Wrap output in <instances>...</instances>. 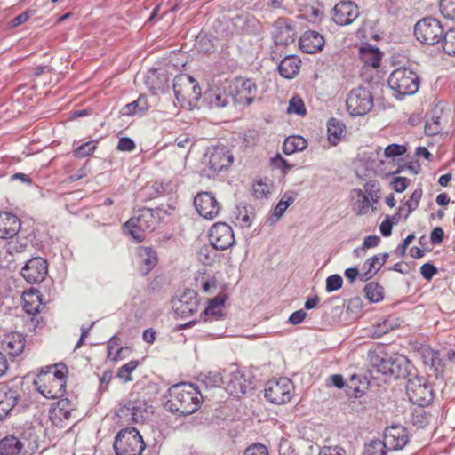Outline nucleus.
<instances>
[{"label":"nucleus","mask_w":455,"mask_h":455,"mask_svg":"<svg viewBox=\"0 0 455 455\" xmlns=\"http://www.w3.org/2000/svg\"><path fill=\"white\" fill-rule=\"evenodd\" d=\"M116 416L118 417L120 422L122 424L131 425L132 423V411L129 406V403L121 406L116 412Z\"/></svg>","instance_id":"obj_55"},{"label":"nucleus","mask_w":455,"mask_h":455,"mask_svg":"<svg viewBox=\"0 0 455 455\" xmlns=\"http://www.w3.org/2000/svg\"><path fill=\"white\" fill-rule=\"evenodd\" d=\"M449 122V113L440 108H435L425 124V133L434 136L441 133Z\"/></svg>","instance_id":"obj_23"},{"label":"nucleus","mask_w":455,"mask_h":455,"mask_svg":"<svg viewBox=\"0 0 455 455\" xmlns=\"http://www.w3.org/2000/svg\"><path fill=\"white\" fill-rule=\"evenodd\" d=\"M270 193V185L262 180H257L252 185V195L255 198L262 199L267 196Z\"/></svg>","instance_id":"obj_48"},{"label":"nucleus","mask_w":455,"mask_h":455,"mask_svg":"<svg viewBox=\"0 0 455 455\" xmlns=\"http://www.w3.org/2000/svg\"><path fill=\"white\" fill-rule=\"evenodd\" d=\"M443 49L451 56H455V28L449 29L443 38Z\"/></svg>","instance_id":"obj_46"},{"label":"nucleus","mask_w":455,"mask_h":455,"mask_svg":"<svg viewBox=\"0 0 455 455\" xmlns=\"http://www.w3.org/2000/svg\"><path fill=\"white\" fill-rule=\"evenodd\" d=\"M2 346L11 356H18L24 351L26 336L18 331L7 333L4 336Z\"/></svg>","instance_id":"obj_28"},{"label":"nucleus","mask_w":455,"mask_h":455,"mask_svg":"<svg viewBox=\"0 0 455 455\" xmlns=\"http://www.w3.org/2000/svg\"><path fill=\"white\" fill-rule=\"evenodd\" d=\"M0 455H26L23 443L13 435H6L0 440Z\"/></svg>","instance_id":"obj_32"},{"label":"nucleus","mask_w":455,"mask_h":455,"mask_svg":"<svg viewBox=\"0 0 455 455\" xmlns=\"http://www.w3.org/2000/svg\"><path fill=\"white\" fill-rule=\"evenodd\" d=\"M228 84L233 103L250 105L257 97L258 86L252 79L239 76L228 81Z\"/></svg>","instance_id":"obj_12"},{"label":"nucleus","mask_w":455,"mask_h":455,"mask_svg":"<svg viewBox=\"0 0 455 455\" xmlns=\"http://www.w3.org/2000/svg\"><path fill=\"white\" fill-rule=\"evenodd\" d=\"M387 446L383 441L372 440L365 446L364 455H387Z\"/></svg>","instance_id":"obj_45"},{"label":"nucleus","mask_w":455,"mask_h":455,"mask_svg":"<svg viewBox=\"0 0 455 455\" xmlns=\"http://www.w3.org/2000/svg\"><path fill=\"white\" fill-rule=\"evenodd\" d=\"M22 307L28 315H36L43 307L41 294L38 290L30 289L22 294Z\"/></svg>","instance_id":"obj_31"},{"label":"nucleus","mask_w":455,"mask_h":455,"mask_svg":"<svg viewBox=\"0 0 455 455\" xmlns=\"http://www.w3.org/2000/svg\"><path fill=\"white\" fill-rule=\"evenodd\" d=\"M409 441L407 429L401 425H393L386 428L384 443L391 450H402Z\"/></svg>","instance_id":"obj_21"},{"label":"nucleus","mask_w":455,"mask_h":455,"mask_svg":"<svg viewBox=\"0 0 455 455\" xmlns=\"http://www.w3.org/2000/svg\"><path fill=\"white\" fill-rule=\"evenodd\" d=\"M128 403L132 411V423H143L151 412V407L142 400L129 401Z\"/></svg>","instance_id":"obj_35"},{"label":"nucleus","mask_w":455,"mask_h":455,"mask_svg":"<svg viewBox=\"0 0 455 455\" xmlns=\"http://www.w3.org/2000/svg\"><path fill=\"white\" fill-rule=\"evenodd\" d=\"M159 213L152 209L144 208L139 211L138 214L131 218L124 227L128 229L131 236L138 241H143L147 235L153 232L159 223Z\"/></svg>","instance_id":"obj_4"},{"label":"nucleus","mask_w":455,"mask_h":455,"mask_svg":"<svg viewBox=\"0 0 455 455\" xmlns=\"http://www.w3.org/2000/svg\"><path fill=\"white\" fill-rule=\"evenodd\" d=\"M288 114H296L299 116H305L307 114V108L303 100L299 96H293L289 100L287 108Z\"/></svg>","instance_id":"obj_44"},{"label":"nucleus","mask_w":455,"mask_h":455,"mask_svg":"<svg viewBox=\"0 0 455 455\" xmlns=\"http://www.w3.org/2000/svg\"><path fill=\"white\" fill-rule=\"evenodd\" d=\"M172 307L181 317H188L198 311L199 299L195 291L187 290L172 300Z\"/></svg>","instance_id":"obj_16"},{"label":"nucleus","mask_w":455,"mask_h":455,"mask_svg":"<svg viewBox=\"0 0 455 455\" xmlns=\"http://www.w3.org/2000/svg\"><path fill=\"white\" fill-rule=\"evenodd\" d=\"M146 444L142 435L135 427L121 429L114 442L116 455H141Z\"/></svg>","instance_id":"obj_5"},{"label":"nucleus","mask_w":455,"mask_h":455,"mask_svg":"<svg viewBox=\"0 0 455 455\" xmlns=\"http://www.w3.org/2000/svg\"><path fill=\"white\" fill-rule=\"evenodd\" d=\"M227 380L226 389L233 395L239 396L244 395L247 391L246 379L243 373L237 369H235L229 373L228 376L225 377Z\"/></svg>","instance_id":"obj_30"},{"label":"nucleus","mask_w":455,"mask_h":455,"mask_svg":"<svg viewBox=\"0 0 455 455\" xmlns=\"http://www.w3.org/2000/svg\"><path fill=\"white\" fill-rule=\"evenodd\" d=\"M120 338L114 335L110 338L107 344L108 348V357H112V354L120 347Z\"/></svg>","instance_id":"obj_63"},{"label":"nucleus","mask_w":455,"mask_h":455,"mask_svg":"<svg viewBox=\"0 0 455 455\" xmlns=\"http://www.w3.org/2000/svg\"><path fill=\"white\" fill-rule=\"evenodd\" d=\"M388 85L397 93V97L412 95L419 90V78L411 69L400 68L389 76Z\"/></svg>","instance_id":"obj_6"},{"label":"nucleus","mask_w":455,"mask_h":455,"mask_svg":"<svg viewBox=\"0 0 455 455\" xmlns=\"http://www.w3.org/2000/svg\"><path fill=\"white\" fill-rule=\"evenodd\" d=\"M20 274L28 283H40L48 274V263L41 257L32 258L21 268Z\"/></svg>","instance_id":"obj_15"},{"label":"nucleus","mask_w":455,"mask_h":455,"mask_svg":"<svg viewBox=\"0 0 455 455\" xmlns=\"http://www.w3.org/2000/svg\"><path fill=\"white\" fill-rule=\"evenodd\" d=\"M345 132V125L336 118H331L327 124L328 140L331 145L336 146Z\"/></svg>","instance_id":"obj_38"},{"label":"nucleus","mask_w":455,"mask_h":455,"mask_svg":"<svg viewBox=\"0 0 455 455\" xmlns=\"http://www.w3.org/2000/svg\"><path fill=\"white\" fill-rule=\"evenodd\" d=\"M294 392L293 382L283 377L267 381L265 387V397L271 403L281 405L290 403Z\"/></svg>","instance_id":"obj_11"},{"label":"nucleus","mask_w":455,"mask_h":455,"mask_svg":"<svg viewBox=\"0 0 455 455\" xmlns=\"http://www.w3.org/2000/svg\"><path fill=\"white\" fill-rule=\"evenodd\" d=\"M368 358L371 367L379 372L395 377L401 375V363L405 360L403 357L393 358L381 347L369 350Z\"/></svg>","instance_id":"obj_9"},{"label":"nucleus","mask_w":455,"mask_h":455,"mask_svg":"<svg viewBox=\"0 0 455 455\" xmlns=\"http://www.w3.org/2000/svg\"><path fill=\"white\" fill-rule=\"evenodd\" d=\"M297 36L293 20L287 18H278L274 23L273 38L276 44L288 45L295 41Z\"/></svg>","instance_id":"obj_17"},{"label":"nucleus","mask_w":455,"mask_h":455,"mask_svg":"<svg viewBox=\"0 0 455 455\" xmlns=\"http://www.w3.org/2000/svg\"><path fill=\"white\" fill-rule=\"evenodd\" d=\"M211 244L218 250H227L235 243L232 228L225 222L215 223L210 229Z\"/></svg>","instance_id":"obj_14"},{"label":"nucleus","mask_w":455,"mask_h":455,"mask_svg":"<svg viewBox=\"0 0 455 455\" xmlns=\"http://www.w3.org/2000/svg\"><path fill=\"white\" fill-rule=\"evenodd\" d=\"M360 59L365 66L379 68L381 61V53L378 48H374L369 44L363 45L359 51Z\"/></svg>","instance_id":"obj_37"},{"label":"nucleus","mask_w":455,"mask_h":455,"mask_svg":"<svg viewBox=\"0 0 455 455\" xmlns=\"http://www.w3.org/2000/svg\"><path fill=\"white\" fill-rule=\"evenodd\" d=\"M381 186L378 180H371L363 185V189L354 188L350 191L352 211L357 216L367 215L371 210H377L380 198Z\"/></svg>","instance_id":"obj_3"},{"label":"nucleus","mask_w":455,"mask_h":455,"mask_svg":"<svg viewBox=\"0 0 455 455\" xmlns=\"http://www.w3.org/2000/svg\"><path fill=\"white\" fill-rule=\"evenodd\" d=\"M410 184L411 180L402 176L394 177L389 183L391 188L397 193H403L405 191Z\"/></svg>","instance_id":"obj_50"},{"label":"nucleus","mask_w":455,"mask_h":455,"mask_svg":"<svg viewBox=\"0 0 455 455\" xmlns=\"http://www.w3.org/2000/svg\"><path fill=\"white\" fill-rule=\"evenodd\" d=\"M411 420L417 427L423 428L430 423L431 415L425 411L424 407H419L411 413Z\"/></svg>","instance_id":"obj_43"},{"label":"nucleus","mask_w":455,"mask_h":455,"mask_svg":"<svg viewBox=\"0 0 455 455\" xmlns=\"http://www.w3.org/2000/svg\"><path fill=\"white\" fill-rule=\"evenodd\" d=\"M307 146V141L303 137L298 135L289 136L283 142V150L284 154L291 155L305 149Z\"/></svg>","instance_id":"obj_39"},{"label":"nucleus","mask_w":455,"mask_h":455,"mask_svg":"<svg viewBox=\"0 0 455 455\" xmlns=\"http://www.w3.org/2000/svg\"><path fill=\"white\" fill-rule=\"evenodd\" d=\"M358 16V6L349 0L337 3L332 10V20L339 26L351 24Z\"/></svg>","instance_id":"obj_18"},{"label":"nucleus","mask_w":455,"mask_h":455,"mask_svg":"<svg viewBox=\"0 0 455 455\" xmlns=\"http://www.w3.org/2000/svg\"><path fill=\"white\" fill-rule=\"evenodd\" d=\"M388 257V253L385 252L381 255H375L367 259L363 264V268H366L367 270L361 275V279L367 281L373 277L387 261Z\"/></svg>","instance_id":"obj_33"},{"label":"nucleus","mask_w":455,"mask_h":455,"mask_svg":"<svg viewBox=\"0 0 455 455\" xmlns=\"http://www.w3.org/2000/svg\"><path fill=\"white\" fill-rule=\"evenodd\" d=\"M406 152V147L399 144L388 145L384 151L386 157L394 158L395 156H403Z\"/></svg>","instance_id":"obj_54"},{"label":"nucleus","mask_w":455,"mask_h":455,"mask_svg":"<svg viewBox=\"0 0 455 455\" xmlns=\"http://www.w3.org/2000/svg\"><path fill=\"white\" fill-rule=\"evenodd\" d=\"M420 273L426 280L430 281L437 273V268L433 264L425 263L420 267Z\"/></svg>","instance_id":"obj_58"},{"label":"nucleus","mask_w":455,"mask_h":455,"mask_svg":"<svg viewBox=\"0 0 455 455\" xmlns=\"http://www.w3.org/2000/svg\"><path fill=\"white\" fill-rule=\"evenodd\" d=\"M74 407L68 399L60 398L50 409V419L55 425H62L64 421L70 419Z\"/></svg>","instance_id":"obj_25"},{"label":"nucleus","mask_w":455,"mask_h":455,"mask_svg":"<svg viewBox=\"0 0 455 455\" xmlns=\"http://www.w3.org/2000/svg\"><path fill=\"white\" fill-rule=\"evenodd\" d=\"M202 291L205 293H213L217 290V280L214 277H209L201 280Z\"/></svg>","instance_id":"obj_57"},{"label":"nucleus","mask_w":455,"mask_h":455,"mask_svg":"<svg viewBox=\"0 0 455 455\" xmlns=\"http://www.w3.org/2000/svg\"><path fill=\"white\" fill-rule=\"evenodd\" d=\"M68 368L64 364L47 366L34 383L38 392L48 399L61 398L66 392Z\"/></svg>","instance_id":"obj_2"},{"label":"nucleus","mask_w":455,"mask_h":455,"mask_svg":"<svg viewBox=\"0 0 455 455\" xmlns=\"http://www.w3.org/2000/svg\"><path fill=\"white\" fill-rule=\"evenodd\" d=\"M319 455H343L342 449L335 447H323L321 449Z\"/></svg>","instance_id":"obj_64"},{"label":"nucleus","mask_w":455,"mask_h":455,"mask_svg":"<svg viewBox=\"0 0 455 455\" xmlns=\"http://www.w3.org/2000/svg\"><path fill=\"white\" fill-rule=\"evenodd\" d=\"M364 292L366 298L371 302H379L381 301L384 298L383 287L375 282H371L367 283L364 287Z\"/></svg>","instance_id":"obj_41"},{"label":"nucleus","mask_w":455,"mask_h":455,"mask_svg":"<svg viewBox=\"0 0 455 455\" xmlns=\"http://www.w3.org/2000/svg\"><path fill=\"white\" fill-rule=\"evenodd\" d=\"M444 34L442 22L432 17L419 20L414 27V35L417 40L427 45H435L440 43Z\"/></svg>","instance_id":"obj_8"},{"label":"nucleus","mask_w":455,"mask_h":455,"mask_svg":"<svg viewBox=\"0 0 455 455\" xmlns=\"http://www.w3.org/2000/svg\"><path fill=\"white\" fill-rule=\"evenodd\" d=\"M117 148L121 151H132L135 148V143L130 138H121L118 141Z\"/></svg>","instance_id":"obj_62"},{"label":"nucleus","mask_w":455,"mask_h":455,"mask_svg":"<svg viewBox=\"0 0 455 455\" xmlns=\"http://www.w3.org/2000/svg\"><path fill=\"white\" fill-rule=\"evenodd\" d=\"M195 207L204 219L212 220L220 212V204L216 198L209 192L198 193L194 199Z\"/></svg>","instance_id":"obj_19"},{"label":"nucleus","mask_w":455,"mask_h":455,"mask_svg":"<svg viewBox=\"0 0 455 455\" xmlns=\"http://www.w3.org/2000/svg\"><path fill=\"white\" fill-rule=\"evenodd\" d=\"M140 365V362L137 360H132L129 363L121 366L116 373V377L120 381L127 383L132 380V374Z\"/></svg>","instance_id":"obj_42"},{"label":"nucleus","mask_w":455,"mask_h":455,"mask_svg":"<svg viewBox=\"0 0 455 455\" xmlns=\"http://www.w3.org/2000/svg\"><path fill=\"white\" fill-rule=\"evenodd\" d=\"M439 9L444 18L455 20V0H440Z\"/></svg>","instance_id":"obj_49"},{"label":"nucleus","mask_w":455,"mask_h":455,"mask_svg":"<svg viewBox=\"0 0 455 455\" xmlns=\"http://www.w3.org/2000/svg\"><path fill=\"white\" fill-rule=\"evenodd\" d=\"M423 195V190L421 188H417L410 198L405 202V205L408 208V213H411L414 210H416L419 204Z\"/></svg>","instance_id":"obj_51"},{"label":"nucleus","mask_w":455,"mask_h":455,"mask_svg":"<svg viewBox=\"0 0 455 455\" xmlns=\"http://www.w3.org/2000/svg\"><path fill=\"white\" fill-rule=\"evenodd\" d=\"M97 141L91 140L79 146L73 151V155L76 158H83L92 155L97 148Z\"/></svg>","instance_id":"obj_47"},{"label":"nucleus","mask_w":455,"mask_h":455,"mask_svg":"<svg viewBox=\"0 0 455 455\" xmlns=\"http://www.w3.org/2000/svg\"><path fill=\"white\" fill-rule=\"evenodd\" d=\"M19 394L17 390L7 386L0 387V420L4 419L14 406L18 403Z\"/></svg>","instance_id":"obj_29"},{"label":"nucleus","mask_w":455,"mask_h":455,"mask_svg":"<svg viewBox=\"0 0 455 455\" xmlns=\"http://www.w3.org/2000/svg\"><path fill=\"white\" fill-rule=\"evenodd\" d=\"M228 295L224 292L218 293L214 298L208 299L206 307L199 315V321L219 320L224 315Z\"/></svg>","instance_id":"obj_20"},{"label":"nucleus","mask_w":455,"mask_h":455,"mask_svg":"<svg viewBox=\"0 0 455 455\" xmlns=\"http://www.w3.org/2000/svg\"><path fill=\"white\" fill-rule=\"evenodd\" d=\"M210 105L214 108H224L232 102L229 93L228 81L226 80L209 89L205 93Z\"/></svg>","instance_id":"obj_22"},{"label":"nucleus","mask_w":455,"mask_h":455,"mask_svg":"<svg viewBox=\"0 0 455 455\" xmlns=\"http://www.w3.org/2000/svg\"><path fill=\"white\" fill-rule=\"evenodd\" d=\"M406 393L410 401L419 407L428 405L434 399L433 389L424 378L409 379Z\"/></svg>","instance_id":"obj_13"},{"label":"nucleus","mask_w":455,"mask_h":455,"mask_svg":"<svg viewBox=\"0 0 455 455\" xmlns=\"http://www.w3.org/2000/svg\"><path fill=\"white\" fill-rule=\"evenodd\" d=\"M173 91L182 107L192 106L201 96L198 83L189 75L180 74L173 80Z\"/></svg>","instance_id":"obj_7"},{"label":"nucleus","mask_w":455,"mask_h":455,"mask_svg":"<svg viewBox=\"0 0 455 455\" xmlns=\"http://www.w3.org/2000/svg\"><path fill=\"white\" fill-rule=\"evenodd\" d=\"M356 378L353 376L347 384V387L349 388V395H352L355 398L362 397L364 394V391L361 389L359 387H357L355 384Z\"/></svg>","instance_id":"obj_61"},{"label":"nucleus","mask_w":455,"mask_h":455,"mask_svg":"<svg viewBox=\"0 0 455 455\" xmlns=\"http://www.w3.org/2000/svg\"><path fill=\"white\" fill-rule=\"evenodd\" d=\"M271 166L274 169L281 170L283 175H285L290 170L293 168V165L283 158L280 154H277L271 159Z\"/></svg>","instance_id":"obj_52"},{"label":"nucleus","mask_w":455,"mask_h":455,"mask_svg":"<svg viewBox=\"0 0 455 455\" xmlns=\"http://www.w3.org/2000/svg\"><path fill=\"white\" fill-rule=\"evenodd\" d=\"M201 402L202 395L198 388L183 382L169 388L165 408L172 412L189 415L198 410Z\"/></svg>","instance_id":"obj_1"},{"label":"nucleus","mask_w":455,"mask_h":455,"mask_svg":"<svg viewBox=\"0 0 455 455\" xmlns=\"http://www.w3.org/2000/svg\"><path fill=\"white\" fill-rule=\"evenodd\" d=\"M324 44L323 36L315 30H307L299 38V48L306 53H317L323 50Z\"/></svg>","instance_id":"obj_24"},{"label":"nucleus","mask_w":455,"mask_h":455,"mask_svg":"<svg viewBox=\"0 0 455 455\" xmlns=\"http://www.w3.org/2000/svg\"><path fill=\"white\" fill-rule=\"evenodd\" d=\"M394 222L392 221L390 217H387L379 225V231L381 235L385 237H387L392 233Z\"/></svg>","instance_id":"obj_60"},{"label":"nucleus","mask_w":455,"mask_h":455,"mask_svg":"<svg viewBox=\"0 0 455 455\" xmlns=\"http://www.w3.org/2000/svg\"><path fill=\"white\" fill-rule=\"evenodd\" d=\"M31 12L30 11H26L24 12L23 13L16 16L15 18H13L10 23H9V27L10 28H16V27H19L20 25L27 22L30 16H31Z\"/></svg>","instance_id":"obj_59"},{"label":"nucleus","mask_w":455,"mask_h":455,"mask_svg":"<svg viewBox=\"0 0 455 455\" xmlns=\"http://www.w3.org/2000/svg\"><path fill=\"white\" fill-rule=\"evenodd\" d=\"M20 228L19 218L7 212H0V238L9 239L15 236Z\"/></svg>","instance_id":"obj_26"},{"label":"nucleus","mask_w":455,"mask_h":455,"mask_svg":"<svg viewBox=\"0 0 455 455\" xmlns=\"http://www.w3.org/2000/svg\"><path fill=\"white\" fill-rule=\"evenodd\" d=\"M373 95L363 86L352 89L346 100L347 112L353 116H362L369 113L373 107Z\"/></svg>","instance_id":"obj_10"},{"label":"nucleus","mask_w":455,"mask_h":455,"mask_svg":"<svg viewBox=\"0 0 455 455\" xmlns=\"http://www.w3.org/2000/svg\"><path fill=\"white\" fill-rule=\"evenodd\" d=\"M139 264L143 266V272L148 274L156 264V252L150 247L140 246L137 249Z\"/></svg>","instance_id":"obj_36"},{"label":"nucleus","mask_w":455,"mask_h":455,"mask_svg":"<svg viewBox=\"0 0 455 455\" xmlns=\"http://www.w3.org/2000/svg\"><path fill=\"white\" fill-rule=\"evenodd\" d=\"M343 280L339 275H332L326 279V291L332 292L341 288Z\"/></svg>","instance_id":"obj_56"},{"label":"nucleus","mask_w":455,"mask_h":455,"mask_svg":"<svg viewBox=\"0 0 455 455\" xmlns=\"http://www.w3.org/2000/svg\"><path fill=\"white\" fill-rule=\"evenodd\" d=\"M300 63L301 61L297 56H286L278 66L280 75L288 79L293 78L299 71Z\"/></svg>","instance_id":"obj_34"},{"label":"nucleus","mask_w":455,"mask_h":455,"mask_svg":"<svg viewBox=\"0 0 455 455\" xmlns=\"http://www.w3.org/2000/svg\"><path fill=\"white\" fill-rule=\"evenodd\" d=\"M148 98L145 95H140L136 100L127 104L124 110L126 115H142L148 110Z\"/></svg>","instance_id":"obj_40"},{"label":"nucleus","mask_w":455,"mask_h":455,"mask_svg":"<svg viewBox=\"0 0 455 455\" xmlns=\"http://www.w3.org/2000/svg\"><path fill=\"white\" fill-rule=\"evenodd\" d=\"M232 163V156L226 147H216L209 156V167L213 172H220Z\"/></svg>","instance_id":"obj_27"},{"label":"nucleus","mask_w":455,"mask_h":455,"mask_svg":"<svg viewBox=\"0 0 455 455\" xmlns=\"http://www.w3.org/2000/svg\"><path fill=\"white\" fill-rule=\"evenodd\" d=\"M243 455H269V452L266 445L260 443H256L248 446L245 449Z\"/></svg>","instance_id":"obj_53"}]
</instances>
